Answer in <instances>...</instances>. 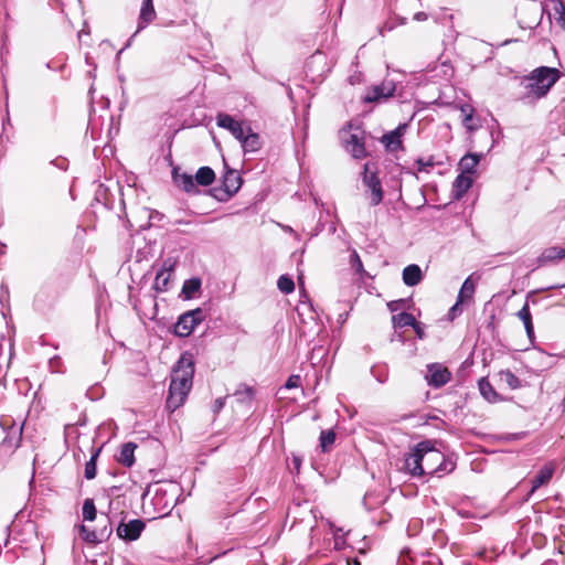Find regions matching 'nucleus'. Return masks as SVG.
<instances>
[{
  "label": "nucleus",
  "mask_w": 565,
  "mask_h": 565,
  "mask_svg": "<svg viewBox=\"0 0 565 565\" xmlns=\"http://www.w3.org/2000/svg\"><path fill=\"white\" fill-rule=\"evenodd\" d=\"M455 468L452 458L436 449L431 440L418 443L404 458V469L412 477H443Z\"/></svg>",
  "instance_id": "obj_1"
},
{
  "label": "nucleus",
  "mask_w": 565,
  "mask_h": 565,
  "mask_svg": "<svg viewBox=\"0 0 565 565\" xmlns=\"http://www.w3.org/2000/svg\"><path fill=\"white\" fill-rule=\"evenodd\" d=\"M194 363L191 358L182 355L172 370L166 407L171 412L183 405L192 387Z\"/></svg>",
  "instance_id": "obj_2"
},
{
  "label": "nucleus",
  "mask_w": 565,
  "mask_h": 565,
  "mask_svg": "<svg viewBox=\"0 0 565 565\" xmlns=\"http://www.w3.org/2000/svg\"><path fill=\"white\" fill-rule=\"evenodd\" d=\"M562 73H530L520 78L523 93L519 99L524 104H532L544 97L551 87L559 79Z\"/></svg>",
  "instance_id": "obj_3"
},
{
  "label": "nucleus",
  "mask_w": 565,
  "mask_h": 565,
  "mask_svg": "<svg viewBox=\"0 0 565 565\" xmlns=\"http://www.w3.org/2000/svg\"><path fill=\"white\" fill-rule=\"evenodd\" d=\"M23 426V422H17L10 415H2L0 417V427L4 433V438L0 444V452L12 455L20 447Z\"/></svg>",
  "instance_id": "obj_4"
},
{
  "label": "nucleus",
  "mask_w": 565,
  "mask_h": 565,
  "mask_svg": "<svg viewBox=\"0 0 565 565\" xmlns=\"http://www.w3.org/2000/svg\"><path fill=\"white\" fill-rule=\"evenodd\" d=\"M225 168L226 171L222 178V186L211 190L212 195L220 202H226L234 196L243 182L242 177L236 170L230 169L226 163Z\"/></svg>",
  "instance_id": "obj_5"
},
{
  "label": "nucleus",
  "mask_w": 565,
  "mask_h": 565,
  "mask_svg": "<svg viewBox=\"0 0 565 565\" xmlns=\"http://www.w3.org/2000/svg\"><path fill=\"white\" fill-rule=\"evenodd\" d=\"M206 318L205 310L195 308L183 312L177 320L173 327V332L177 337H189L204 319Z\"/></svg>",
  "instance_id": "obj_6"
},
{
  "label": "nucleus",
  "mask_w": 565,
  "mask_h": 565,
  "mask_svg": "<svg viewBox=\"0 0 565 565\" xmlns=\"http://www.w3.org/2000/svg\"><path fill=\"white\" fill-rule=\"evenodd\" d=\"M179 491V486L170 483L168 488H158L152 497V504L161 515H167L177 504L175 494Z\"/></svg>",
  "instance_id": "obj_7"
},
{
  "label": "nucleus",
  "mask_w": 565,
  "mask_h": 565,
  "mask_svg": "<svg viewBox=\"0 0 565 565\" xmlns=\"http://www.w3.org/2000/svg\"><path fill=\"white\" fill-rule=\"evenodd\" d=\"M396 85L393 81H383L380 84L370 86L365 95L362 97L364 104L382 103L393 97Z\"/></svg>",
  "instance_id": "obj_8"
},
{
  "label": "nucleus",
  "mask_w": 565,
  "mask_h": 565,
  "mask_svg": "<svg viewBox=\"0 0 565 565\" xmlns=\"http://www.w3.org/2000/svg\"><path fill=\"white\" fill-rule=\"evenodd\" d=\"M363 184L371 191V205H379L384 196L382 182L376 171L371 170V164L365 163L363 170Z\"/></svg>",
  "instance_id": "obj_9"
},
{
  "label": "nucleus",
  "mask_w": 565,
  "mask_h": 565,
  "mask_svg": "<svg viewBox=\"0 0 565 565\" xmlns=\"http://www.w3.org/2000/svg\"><path fill=\"white\" fill-rule=\"evenodd\" d=\"M146 527V523L141 519H134L128 522L121 521L117 529V536L126 542H132L140 537Z\"/></svg>",
  "instance_id": "obj_10"
},
{
  "label": "nucleus",
  "mask_w": 565,
  "mask_h": 565,
  "mask_svg": "<svg viewBox=\"0 0 565 565\" xmlns=\"http://www.w3.org/2000/svg\"><path fill=\"white\" fill-rule=\"evenodd\" d=\"M425 379L434 388H439L446 385L451 380V373L439 363H433L427 366V374Z\"/></svg>",
  "instance_id": "obj_11"
},
{
  "label": "nucleus",
  "mask_w": 565,
  "mask_h": 565,
  "mask_svg": "<svg viewBox=\"0 0 565 565\" xmlns=\"http://www.w3.org/2000/svg\"><path fill=\"white\" fill-rule=\"evenodd\" d=\"M408 128L407 124H399L394 130L382 136L381 142L388 152H395L403 149V136Z\"/></svg>",
  "instance_id": "obj_12"
},
{
  "label": "nucleus",
  "mask_w": 565,
  "mask_h": 565,
  "mask_svg": "<svg viewBox=\"0 0 565 565\" xmlns=\"http://www.w3.org/2000/svg\"><path fill=\"white\" fill-rule=\"evenodd\" d=\"M216 125L220 128L228 130L238 141L243 138L246 132L244 121L236 120L234 117L226 113H218L216 115Z\"/></svg>",
  "instance_id": "obj_13"
},
{
  "label": "nucleus",
  "mask_w": 565,
  "mask_h": 565,
  "mask_svg": "<svg viewBox=\"0 0 565 565\" xmlns=\"http://www.w3.org/2000/svg\"><path fill=\"white\" fill-rule=\"evenodd\" d=\"M172 180L175 186L189 194L200 193L194 182V175L186 172H180L179 168L172 169Z\"/></svg>",
  "instance_id": "obj_14"
},
{
  "label": "nucleus",
  "mask_w": 565,
  "mask_h": 565,
  "mask_svg": "<svg viewBox=\"0 0 565 565\" xmlns=\"http://www.w3.org/2000/svg\"><path fill=\"white\" fill-rule=\"evenodd\" d=\"M554 473V468L550 465H545L540 469V471L535 475V477L531 480L532 487L526 495L525 500L529 498L542 486L550 482Z\"/></svg>",
  "instance_id": "obj_15"
},
{
  "label": "nucleus",
  "mask_w": 565,
  "mask_h": 565,
  "mask_svg": "<svg viewBox=\"0 0 565 565\" xmlns=\"http://www.w3.org/2000/svg\"><path fill=\"white\" fill-rule=\"evenodd\" d=\"M244 153L256 152L262 148V140L258 134L253 132L249 126L246 127V132L239 139Z\"/></svg>",
  "instance_id": "obj_16"
},
{
  "label": "nucleus",
  "mask_w": 565,
  "mask_h": 565,
  "mask_svg": "<svg viewBox=\"0 0 565 565\" xmlns=\"http://www.w3.org/2000/svg\"><path fill=\"white\" fill-rule=\"evenodd\" d=\"M345 147L349 152L355 159H362L366 157V149L364 146L363 137L359 134H351L349 139L345 141Z\"/></svg>",
  "instance_id": "obj_17"
},
{
  "label": "nucleus",
  "mask_w": 565,
  "mask_h": 565,
  "mask_svg": "<svg viewBox=\"0 0 565 565\" xmlns=\"http://www.w3.org/2000/svg\"><path fill=\"white\" fill-rule=\"evenodd\" d=\"M472 183H473V180H472L471 175L463 174V173H460L459 175H457V178L455 179V181L452 183V191H451L452 198L456 200H460L468 192V190L472 186Z\"/></svg>",
  "instance_id": "obj_18"
},
{
  "label": "nucleus",
  "mask_w": 565,
  "mask_h": 565,
  "mask_svg": "<svg viewBox=\"0 0 565 565\" xmlns=\"http://www.w3.org/2000/svg\"><path fill=\"white\" fill-rule=\"evenodd\" d=\"M113 534V526L110 519L106 515L105 516V523L102 526H97L96 529L92 530L90 535L88 534V537H90L92 544H97L107 541Z\"/></svg>",
  "instance_id": "obj_19"
},
{
  "label": "nucleus",
  "mask_w": 565,
  "mask_h": 565,
  "mask_svg": "<svg viewBox=\"0 0 565 565\" xmlns=\"http://www.w3.org/2000/svg\"><path fill=\"white\" fill-rule=\"evenodd\" d=\"M172 266L167 265V262L163 263L162 267L157 271L153 282V289L157 292H163L168 289V285L171 277Z\"/></svg>",
  "instance_id": "obj_20"
},
{
  "label": "nucleus",
  "mask_w": 565,
  "mask_h": 565,
  "mask_svg": "<svg viewBox=\"0 0 565 565\" xmlns=\"http://www.w3.org/2000/svg\"><path fill=\"white\" fill-rule=\"evenodd\" d=\"M565 258V247L553 246L543 250L539 256V265H546L548 263H555Z\"/></svg>",
  "instance_id": "obj_21"
},
{
  "label": "nucleus",
  "mask_w": 565,
  "mask_h": 565,
  "mask_svg": "<svg viewBox=\"0 0 565 565\" xmlns=\"http://www.w3.org/2000/svg\"><path fill=\"white\" fill-rule=\"evenodd\" d=\"M423 279V271L416 264H411L403 269V281L408 287L418 285Z\"/></svg>",
  "instance_id": "obj_22"
},
{
  "label": "nucleus",
  "mask_w": 565,
  "mask_h": 565,
  "mask_svg": "<svg viewBox=\"0 0 565 565\" xmlns=\"http://www.w3.org/2000/svg\"><path fill=\"white\" fill-rule=\"evenodd\" d=\"M482 158V153H467L459 161V168L463 174H473Z\"/></svg>",
  "instance_id": "obj_23"
},
{
  "label": "nucleus",
  "mask_w": 565,
  "mask_h": 565,
  "mask_svg": "<svg viewBox=\"0 0 565 565\" xmlns=\"http://www.w3.org/2000/svg\"><path fill=\"white\" fill-rule=\"evenodd\" d=\"M516 317L523 322L526 335L529 339L534 338V326L532 321V313L530 310L529 301L526 300L523 307L516 312Z\"/></svg>",
  "instance_id": "obj_24"
},
{
  "label": "nucleus",
  "mask_w": 565,
  "mask_h": 565,
  "mask_svg": "<svg viewBox=\"0 0 565 565\" xmlns=\"http://www.w3.org/2000/svg\"><path fill=\"white\" fill-rule=\"evenodd\" d=\"M154 17L156 11L152 4V0H143L140 10L138 30L143 29L148 23H150L154 19Z\"/></svg>",
  "instance_id": "obj_25"
},
{
  "label": "nucleus",
  "mask_w": 565,
  "mask_h": 565,
  "mask_svg": "<svg viewBox=\"0 0 565 565\" xmlns=\"http://www.w3.org/2000/svg\"><path fill=\"white\" fill-rule=\"evenodd\" d=\"M137 448L134 443H126L121 446L120 454L117 458L118 462L122 466L130 468L135 463V449Z\"/></svg>",
  "instance_id": "obj_26"
},
{
  "label": "nucleus",
  "mask_w": 565,
  "mask_h": 565,
  "mask_svg": "<svg viewBox=\"0 0 565 565\" xmlns=\"http://www.w3.org/2000/svg\"><path fill=\"white\" fill-rule=\"evenodd\" d=\"M215 180V173L212 168L205 166L199 168L196 173L194 174L195 185L209 186Z\"/></svg>",
  "instance_id": "obj_27"
},
{
  "label": "nucleus",
  "mask_w": 565,
  "mask_h": 565,
  "mask_svg": "<svg viewBox=\"0 0 565 565\" xmlns=\"http://www.w3.org/2000/svg\"><path fill=\"white\" fill-rule=\"evenodd\" d=\"M234 397L236 398L237 403L250 406L255 397V391L253 387L242 384L235 391Z\"/></svg>",
  "instance_id": "obj_28"
},
{
  "label": "nucleus",
  "mask_w": 565,
  "mask_h": 565,
  "mask_svg": "<svg viewBox=\"0 0 565 565\" xmlns=\"http://www.w3.org/2000/svg\"><path fill=\"white\" fill-rule=\"evenodd\" d=\"M415 321H416L415 317L412 313H408L405 311L399 312L397 315H393V317H392V323H393V328L395 330L402 329L405 327H413Z\"/></svg>",
  "instance_id": "obj_29"
},
{
  "label": "nucleus",
  "mask_w": 565,
  "mask_h": 565,
  "mask_svg": "<svg viewBox=\"0 0 565 565\" xmlns=\"http://www.w3.org/2000/svg\"><path fill=\"white\" fill-rule=\"evenodd\" d=\"M475 290H476V285L471 280V277L466 278V280L463 281V284L459 290L458 297H457L458 302H463L466 300L471 299L475 294Z\"/></svg>",
  "instance_id": "obj_30"
},
{
  "label": "nucleus",
  "mask_w": 565,
  "mask_h": 565,
  "mask_svg": "<svg viewBox=\"0 0 565 565\" xmlns=\"http://www.w3.org/2000/svg\"><path fill=\"white\" fill-rule=\"evenodd\" d=\"M201 288V279L200 278H191L184 281L182 286V294L185 299H191Z\"/></svg>",
  "instance_id": "obj_31"
},
{
  "label": "nucleus",
  "mask_w": 565,
  "mask_h": 565,
  "mask_svg": "<svg viewBox=\"0 0 565 565\" xmlns=\"http://www.w3.org/2000/svg\"><path fill=\"white\" fill-rule=\"evenodd\" d=\"M100 450H102L100 448L94 449L90 455L89 460L85 463L84 477L87 480H92L96 476V462H97L98 456L100 454Z\"/></svg>",
  "instance_id": "obj_32"
},
{
  "label": "nucleus",
  "mask_w": 565,
  "mask_h": 565,
  "mask_svg": "<svg viewBox=\"0 0 565 565\" xmlns=\"http://www.w3.org/2000/svg\"><path fill=\"white\" fill-rule=\"evenodd\" d=\"M479 390L481 395L488 401V402H497L498 401V394L494 391L493 386L484 379L480 380L479 382Z\"/></svg>",
  "instance_id": "obj_33"
},
{
  "label": "nucleus",
  "mask_w": 565,
  "mask_h": 565,
  "mask_svg": "<svg viewBox=\"0 0 565 565\" xmlns=\"http://www.w3.org/2000/svg\"><path fill=\"white\" fill-rule=\"evenodd\" d=\"M320 447L323 452H327L330 450L331 446L335 441V433L332 429L329 430H322L320 434Z\"/></svg>",
  "instance_id": "obj_34"
},
{
  "label": "nucleus",
  "mask_w": 565,
  "mask_h": 565,
  "mask_svg": "<svg viewBox=\"0 0 565 565\" xmlns=\"http://www.w3.org/2000/svg\"><path fill=\"white\" fill-rule=\"evenodd\" d=\"M350 264L351 267L355 270V273L360 276V278L364 279L365 277H370V275L365 271L363 267V263L360 258V255L356 250H353L350 255Z\"/></svg>",
  "instance_id": "obj_35"
},
{
  "label": "nucleus",
  "mask_w": 565,
  "mask_h": 565,
  "mask_svg": "<svg viewBox=\"0 0 565 565\" xmlns=\"http://www.w3.org/2000/svg\"><path fill=\"white\" fill-rule=\"evenodd\" d=\"M83 519L85 521H94L97 516V510L94 500L90 498L85 499L82 508Z\"/></svg>",
  "instance_id": "obj_36"
},
{
  "label": "nucleus",
  "mask_w": 565,
  "mask_h": 565,
  "mask_svg": "<svg viewBox=\"0 0 565 565\" xmlns=\"http://www.w3.org/2000/svg\"><path fill=\"white\" fill-rule=\"evenodd\" d=\"M500 380L504 382L511 390H516L521 386L520 379L510 370L500 373Z\"/></svg>",
  "instance_id": "obj_37"
},
{
  "label": "nucleus",
  "mask_w": 565,
  "mask_h": 565,
  "mask_svg": "<svg viewBox=\"0 0 565 565\" xmlns=\"http://www.w3.org/2000/svg\"><path fill=\"white\" fill-rule=\"evenodd\" d=\"M277 287L282 294H291L295 290L294 279L288 275H281L277 280Z\"/></svg>",
  "instance_id": "obj_38"
},
{
  "label": "nucleus",
  "mask_w": 565,
  "mask_h": 565,
  "mask_svg": "<svg viewBox=\"0 0 565 565\" xmlns=\"http://www.w3.org/2000/svg\"><path fill=\"white\" fill-rule=\"evenodd\" d=\"M371 374L379 383H385L388 379V369L385 364L373 365L371 367Z\"/></svg>",
  "instance_id": "obj_39"
},
{
  "label": "nucleus",
  "mask_w": 565,
  "mask_h": 565,
  "mask_svg": "<svg viewBox=\"0 0 565 565\" xmlns=\"http://www.w3.org/2000/svg\"><path fill=\"white\" fill-rule=\"evenodd\" d=\"M416 164H417V170L419 172L422 171H425V172H428L430 168H433L435 166V161H434V157H428V158H418L416 160Z\"/></svg>",
  "instance_id": "obj_40"
},
{
  "label": "nucleus",
  "mask_w": 565,
  "mask_h": 565,
  "mask_svg": "<svg viewBox=\"0 0 565 565\" xmlns=\"http://www.w3.org/2000/svg\"><path fill=\"white\" fill-rule=\"evenodd\" d=\"M473 113H475V109L473 108H470V111L468 114L465 115L463 117V120H462V125L463 127L468 130V131H475L477 130V126L473 124Z\"/></svg>",
  "instance_id": "obj_41"
},
{
  "label": "nucleus",
  "mask_w": 565,
  "mask_h": 565,
  "mask_svg": "<svg viewBox=\"0 0 565 565\" xmlns=\"http://www.w3.org/2000/svg\"><path fill=\"white\" fill-rule=\"evenodd\" d=\"M300 384H301V376L298 374H292L286 381L285 388H287V390L296 388Z\"/></svg>",
  "instance_id": "obj_42"
},
{
  "label": "nucleus",
  "mask_w": 565,
  "mask_h": 565,
  "mask_svg": "<svg viewBox=\"0 0 565 565\" xmlns=\"http://www.w3.org/2000/svg\"><path fill=\"white\" fill-rule=\"evenodd\" d=\"M412 328L419 340H424L426 338V326L423 322L416 320Z\"/></svg>",
  "instance_id": "obj_43"
},
{
  "label": "nucleus",
  "mask_w": 565,
  "mask_h": 565,
  "mask_svg": "<svg viewBox=\"0 0 565 565\" xmlns=\"http://www.w3.org/2000/svg\"><path fill=\"white\" fill-rule=\"evenodd\" d=\"M331 530L334 534V544H335V547L337 548H340L342 544H344V539H343V535H340L339 533L342 532V529L340 527H334L333 525H331Z\"/></svg>",
  "instance_id": "obj_44"
},
{
  "label": "nucleus",
  "mask_w": 565,
  "mask_h": 565,
  "mask_svg": "<svg viewBox=\"0 0 565 565\" xmlns=\"http://www.w3.org/2000/svg\"><path fill=\"white\" fill-rule=\"evenodd\" d=\"M225 406V397H218L214 401L212 405V412L216 415L218 414Z\"/></svg>",
  "instance_id": "obj_45"
},
{
  "label": "nucleus",
  "mask_w": 565,
  "mask_h": 565,
  "mask_svg": "<svg viewBox=\"0 0 565 565\" xmlns=\"http://www.w3.org/2000/svg\"><path fill=\"white\" fill-rule=\"evenodd\" d=\"M97 120H98V118L93 113H90L89 119H88V129L92 130L93 136H94L95 130L98 127Z\"/></svg>",
  "instance_id": "obj_46"
},
{
  "label": "nucleus",
  "mask_w": 565,
  "mask_h": 565,
  "mask_svg": "<svg viewBox=\"0 0 565 565\" xmlns=\"http://www.w3.org/2000/svg\"><path fill=\"white\" fill-rule=\"evenodd\" d=\"M52 164H54L60 170H66L67 169V160L65 158H56L51 161Z\"/></svg>",
  "instance_id": "obj_47"
},
{
  "label": "nucleus",
  "mask_w": 565,
  "mask_h": 565,
  "mask_svg": "<svg viewBox=\"0 0 565 565\" xmlns=\"http://www.w3.org/2000/svg\"><path fill=\"white\" fill-rule=\"evenodd\" d=\"M79 532H81L82 539L84 541H86L87 543H90V537H88V534L90 535L92 530L88 529L86 525L82 524L79 526Z\"/></svg>",
  "instance_id": "obj_48"
},
{
  "label": "nucleus",
  "mask_w": 565,
  "mask_h": 565,
  "mask_svg": "<svg viewBox=\"0 0 565 565\" xmlns=\"http://www.w3.org/2000/svg\"><path fill=\"white\" fill-rule=\"evenodd\" d=\"M564 286H565V285H555V286H548V287H546V288H542L541 290H533V291L529 292L527 298H529L531 295L536 294V292H539V291L552 290V289H556V288H562V287H564Z\"/></svg>",
  "instance_id": "obj_49"
},
{
  "label": "nucleus",
  "mask_w": 565,
  "mask_h": 565,
  "mask_svg": "<svg viewBox=\"0 0 565 565\" xmlns=\"http://www.w3.org/2000/svg\"><path fill=\"white\" fill-rule=\"evenodd\" d=\"M403 302H404V300L391 301V302H388L387 307H388V309H390L392 312H394L395 310H397V306H398L399 303H403Z\"/></svg>",
  "instance_id": "obj_50"
},
{
  "label": "nucleus",
  "mask_w": 565,
  "mask_h": 565,
  "mask_svg": "<svg viewBox=\"0 0 565 565\" xmlns=\"http://www.w3.org/2000/svg\"><path fill=\"white\" fill-rule=\"evenodd\" d=\"M395 340L401 341V342H404L403 334H402V333H398V332H396V331H395V333L393 334V337H392L391 341L393 342V341H395Z\"/></svg>",
  "instance_id": "obj_51"
},
{
  "label": "nucleus",
  "mask_w": 565,
  "mask_h": 565,
  "mask_svg": "<svg viewBox=\"0 0 565 565\" xmlns=\"http://www.w3.org/2000/svg\"><path fill=\"white\" fill-rule=\"evenodd\" d=\"M60 363V358L58 356H54L50 360V367L51 369H54L55 365H57Z\"/></svg>",
  "instance_id": "obj_52"
},
{
  "label": "nucleus",
  "mask_w": 565,
  "mask_h": 565,
  "mask_svg": "<svg viewBox=\"0 0 565 565\" xmlns=\"http://www.w3.org/2000/svg\"><path fill=\"white\" fill-rule=\"evenodd\" d=\"M534 71H541V72H544V71H557V68L548 67V66H539Z\"/></svg>",
  "instance_id": "obj_53"
},
{
  "label": "nucleus",
  "mask_w": 565,
  "mask_h": 565,
  "mask_svg": "<svg viewBox=\"0 0 565 565\" xmlns=\"http://www.w3.org/2000/svg\"><path fill=\"white\" fill-rule=\"evenodd\" d=\"M294 466L297 470H299L300 468V465H301V459L299 457H294Z\"/></svg>",
  "instance_id": "obj_54"
},
{
  "label": "nucleus",
  "mask_w": 565,
  "mask_h": 565,
  "mask_svg": "<svg viewBox=\"0 0 565 565\" xmlns=\"http://www.w3.org/2000/svg\"><path fill=\"white\" fill-rule=\"evenodd\" d=\"M460 303H461V302H458V301H457V302H456V303L450 308V310H449V315H455V313L457 312L458 307H459V305H460Z\"/></svg>",
  "instance_id": "obj_55"
},
{
  "label": "nucleus",
  "mask_w": 565,
  "mask_h": 565,
  "mask_svg": "<svg viewBox=\"0 0 565 565\" xmlns=\"http://www.w3.org/2000/svg\"><path fill=\"white\" fill-rule=\"evenodd\" d=\"M470 108H472L470 105H462L461 111L463 113V115H466L470 111Z\"/></svg>",
  "instance_id": "obj_56"
},
{
  "label": "nucleus",
  "mask_w": 565,
  "mask_h": 565,
  "mask_svg": "<svg viewBox=\"0 0 565 565\" xmlns=\"http://www.w3.org/2000/svg\"><path fill=\"white\" fill-rule=\"evenodd\" d=\"M425 18V13L424 12H418L416 15H415V19L416 20H422Z\"/></svg>",
  "instance_id": "obj_57"
},
{
  "label": "nucleus",
  "mask_w": 565,
  "mask_h": 565,
  "mask_svg": "<svg viewBox=\"0 0 565 565\" xmlns=\"http://www.w3.org/2000/svg\"><path fill=\"white\" fill-rule=\"evenodd\" d=\"M86 33H87V32L85 31V29L81 30V31L78 32V39H79V40H82L83 34H86Z\"/></svg>",
  "instance_id": "obj_58"
},
{
  "label": "nucleus",
  "mask_w": 565,
  "mask_h": 565,
  "mask_svg": "<svg viewBox=\"0 0 565 565\" xmlns=\"http://www.w3.org/2000/svg\"><path fill=\"white\" fill-rule=\"evenodd\" d=\"M349 81H350V83H351V84H354V83H355V81H358V78H356L355 76H351V77L349 78Z\"/></svg>",
  "instance_id": "obj_59"
},
{
  "label": "nucleus",
  "mask_w": 565,
  "mask_h": 565,
  "mask_svg": "<svg viewBox=\"0 0 565 565\" xmlns=\"http://www.w3.org/2000/svg\"><path fill=\"white\" fill-rule=\"evenodd\" d=\"M561 20L565 23V13L561 15Z\"/></svg>",
  "instance_id": "obj_60"
},
{
  "label": "nucleus",
  "mask_w": 565,
  "mask_h": 565,
  "mask_svg": "<svg viewBox=\"0 0 565 565\" xmlns=\"http://www.w3.org/2000/svg\"><path fill=\"white\" fill-rule=\"evenodd\" d=\"M94 92V86L92 85L90 88H89V95H92Z\"/></svg>",
  "instance_id": "obj_61"
},
{
  "label": "nucleus",
  "mask_w": 565,
  "mask_h": 565,
  "mask_svg": "<svg viewBox=\"0 0 565 565\" xmlns=\"http://www.w3.org/2000/svg\"><path fill=\"white\" fill-rule=\"evenodd\" d=\"M6 531L9 532L10 531V525H7L6 526Z\"/></svg>",
  "instance_id": "obj_62"
}]
</instances>
